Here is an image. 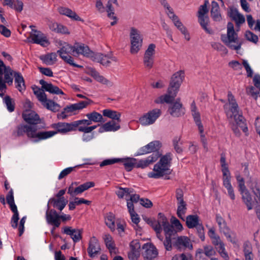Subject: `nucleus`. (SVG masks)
Instances as JSON below:
<instances>
[{"mask_svg": "<svg viewBox=\"0 0 260 260\" xmlns=\"http://www.w3.org/2000/svg\"><path fill=\"white\" fill-rule=\"evenodd\" d=\"M184 78V72L180 70L174 73L170 80L169 86L168 89V93L162 95L154 100L156 104H171L172 103L179 87Z\"/></svg>", "mask_w": 260, "mask_h": 260, "instance_id": "obj_1", "label": "nucleus"}, {"mask_svg": "<svg viewBox=\"0 0 260 260\" xmlns=\"http://www.w3.org/2000/svg\"><path fill=\"white\" fill-rule=\"evenodd\" d=\"M170 232L171 233H168V231L166 232V237L164 241V246L167 251H171L173 247L180 250L187 248L192 249V245L189 238L186 236H178L177 231L175 229Z\"/></svg>", "mask_w": 260, "mask_h": 260, "instance_id": "obj_2", "label": "nucleus"}, {"mask_svg": "<svg viewBox=\"0 0 260 260\" xmlns=\"http://www.w3.org/2000/svg\"><path fill=\"white\" fill-rule=\"evenodd\" d=\"M172 159L171 153H167L163 155L159 161L154 166L153 172L150 173L149 176L153 178H159L165 176V179H170L168 175L172 172V170L170 168Z\"/></svg>", "mask_w": 260, "mask_h": 260, "instance_id": "obj_3", "label": "nucleus"}, {"mask_svg": "<svg viewBox=\"0 0 260 260\" xmlns=\"http://www.w3.org/2000/svg\"><path fill=\"white\" fill-rule=\"evenodd\" d=\"M227 27V35L221 36V41L230 49L235 50H239L241 48L242 42L238 40V34L234 30L233 24L232 22H229Z\"/></svg>", "mask_w": 260, "mask_h": 260, "instance_id": "obj_4", "label": "nucleus"}, {"mask_svg": "<svg viewBox=\"0 0 260 260\" xmlns=\"http://www.w3.org/2000/svg\"><path fill=\"white\" fill-rule=\"evenodd\" d=\"M34 93L42 105L48 110L54 112L59 111L60 106L51 100L47 99V95L42 89L36 87L33 88Z\"/></svg>", "mask_w": 260, "mask_h": 260, "instance_id": "obj_5", "label": "nucleus"}, {"mask_svg": "<svg viewBox=\"0 0 260 260\" xmlns=\"http://www.w3.org/2000/svg\"><path fill=\"white\" fill-rule=\"evenodd\" d=\"M129 38L131 41L130 52L132 54H136L142 46L143 39L141 31L134 27H131Z\"/></svg>", "mask_w": 260, "mask_h": 260, "instance_id": "obj_6", "label": "nucleus"}, {"mask_svg": "<svg viewBox=\"0 0 260 260\" xmlns=\"http://www.w3.org/2000/svg\"><path fill=\"white\" fill-rule=\"evenodd\" d=\"M40 127H38V126H34V131L31 135V139H34L33 141L34 142H38L40 141L46 140L47 139L51 138L56 135V132L54 131H39L38 129L40 128H45L46 126L44 123H41Z\"/></svg>", "mask_w": 260, "mask_h": 260, "instance_id": "obj_7", "label": "nucleus"}, {"mask_svg": "<svg viewBox=\"0 0 260 260\" xmlns=\"http://www.w3.org/2000/svg\"><path fill=\"white\" fill-rule=\"evenodd\" d=\"M161 114V111L160 109H153L141 117L139 118V122L143 125L152 124L154 123Z\"/></svg>", "mask_w": 260, "mask_h": 260, "instance_id": "obj_8", "label": "nucleus"}, {"mask_svg": "<svg viewBox=\"0 0 260 260\" xmlns=\"http://www.w3.org/2000/svg\"><path fill=\"white\" fill-rule=\"evenodd\" d=\"M22 117L25 121L31 126H37L38 124L42 123L39 116L35 111L26 110L22 113Z\"/></svg>", "mask_w": 260, "mask_h": 260, "instance_id": "obj_9", "label": "nucleus"}, {"mask_svg": "<svg viewBox=\"0 0 260 260\" xmlns=\"http://www.w3.org/2000/svg\"><path fill=\"white\" fill-rule=\"evenodd\" d=\"M161 147V143L158 141H154L148 144L141 147L135 156L142 155L151 152L158 153V150Z\"/></svg>", "mask_w": 260, "mask_h": 260, "instance_id": "obj_10", "label": "nucleus"}, {"mask_svg": "<svg viewBox=\"0 0 260 260\" xmlns=\"http://www.w3.org/2000/svg\"><path fill=\"white\" fill-rule=\"evenodd\" d=\"M210 237L212 240V244L215 246V248L220 256L225 260H229V257L228 253L225 251L224 244L221 240L219 236H211L210 234Z\"/></svg>", "mask_w": 260, "mask_h": 260, "instance_id": "obj_11", "label": "nucleus"}, {"mask_svg": "<svg viewBox=\"0 0 260 260\" xmlns=\"http://www.w3.org/2000/svg\"><path fill=\"white\" fill-rule=\"evenodd\" d=\"M46 219L47 222L55 227H59L60 220H59V214L54 209H50V206L47 205V209L46 212Z\"/></svg>", "mask_w": 260, "mask_h": 260, "instance_id": "obj_12", "label": "nucleus"}, {"mask_svg": "<svg viewBox=\"0 0 260 260\" xmlns=\"http://www.w3.org/2000/svg\"><path fill=\"white\" fill-rule=\"evenodd\" d=\"M34 126L21 124L17 126L16 129L13 131L12 135L15 137H19L26 134L28 138H31L32 133L34 132Z\"/></svg>", "mask_w": 260, "mask_h": 260, "instance_id": "obj_13", "label": "nucleus"}, {"mask_svg": "<svg viewBox=\"0 0 260 260\" xmlns=\"http://www.w3.org/2000/svg\"><path fill=\"white\" fill-rule=\"evenodd\" d=\"M32 31L34 33H31L30 35L32 43L40 44L43 47H46L49 44V42L47 37L40 31L33 29Z\"/></svg>", "mask_w": 260, "mask_h": 260, "instance_id": "obj_14", "label": "nucleus"}, {"mask_svg": "<svg viewBox=\"0 0 260 260\" xmlns=\"http://www.w3.org/2000/svg\"><path fill=\"white\" fill-rule=\"evenodd\" d=\"M145 251L143 254L144 260H153L158 255L157 250L151 243H145L142 246Z\"/></svg>", "mask_w": 260, "mask_h": 260, "instance_id": "obj_15", "label": "nucleus"}, {"mask_svg": "<svg viewBox=\"0 0 260 260\" xmlns=\"http://www.w3.org/2000/svg\"><path fill=\"white\" fill-rule=\"evenodd\" d=\"M73 122L71 123L67 122H58L53 123L51 125V127L56 131H53L56 132V134L58 133L66 134L71 131H74Z\"/></svg>", "mask_w": 260, "mask_h": 260, "instance_id": "obj_16", "label": "nucleus"}, {"mask_svg": "<svg viewBox=\"0 0 260 260\" xmlns=\"http://www.w3.org/2000/svg\"><path fill=\"white\" fill-rule=\"evenodd\" d=\"M155 224L156 226H157V224H159L160 227L161 225L163 226L165 238L166 237V232H168V230L169 232L168 233H171L170 231H174L175 230L174 225L169 223L167 218L162 213H158V219L157 221H156Z\"/></svg>", "mask_w": 260, "mask_h": 260, "instance_id": "obj_17", "label": "nucleus"}, {"mask_svg": "<svg viewBox=\"0 0 260 260\" xmlns=\"http://www.w3.org/2000/svg\"><path fill=\"white\" fill-rule=\"evenodd\" d=\"M180 99H177L168 110L169 113L173 117H178L184 114L182 104L180 103Z\"/></svg>", "mask_w": 260, "mask_h": 260, "instance_id": "obj_18", "label": "nucleus"}, {"mask_svg": "<svg viewBox=\"0 0 260 260\" xmlns=\"http://www.w3.org/2000/svg\"><path fill=\"white\" fill-rule=\"evenodd\" d=\"M160 155L159 153H154L152 155L148 156L145 159H141L138 162L136 161V168L144 169L148 167L150 164L156 161L159 157Z\"/></svg>", "mask_w": 260, "mask_h": 260, "instance_id": "obj_19", "label": "nucleus"}, {"mask_svg": "<svg viewBox=\"0 0 260 260\" xmlns=\"http://www.w3.org/2000/svg\"><path fill=\"white\" fill-rule=\"evenodd\" d=\"M232 113V114L230 115V117H234L237 126L241 128L243 132L247 135L246 133L248 131V128L245 123L246 120L242 115L239 114V109L237 110V113Z\"/></svg>", "mask_w": 260, "mask_h": 260, "instance_id": "obj_20", "label": "nucleus"}, {"mask_svg": "<svg viewBox=\"0 0 260 260\" xmlns=\"http://www.w3.org/2000/svg\"><path fill=\"white\" fill-rule=\"evenodd\" d=\"M39 83L42 85V90L48 91L52 94H64L63 92L57 86L53 85L51 83H48L44 80H40Z\"/></svg>", "mask_w": 260, "mask_h": 260, "instance_id": "obj_21", "label": "nucleus"}, {"mask_svg": "<svg viewBox=\"0 0 260 260\" xmlns=\"http://www.w3.org/2000/svg\"><path fill=\"white\" fill-rule=\"evenodd\" d=\"M101 250L98 240L95 237H92L89 242L87 252L90 257H93Z\"/></svg>", "mask_w": 260, "mask_h": 260, "instance_id": "obj_22", "label": "nucleus"}, {"mask_svg": "<svg viewBox=\"0 0 260 260\" xmlns=\"http://www.w3.org/2000/svg\"><path fill=\"white\" fill-rule=\"evenodd\" d=\"M91 124L90 120L88 119H82L73 122L74 131L78 130L80 132L84 133H88V131L85 130V128H88V126Z\"/></svg>", "mask_w": 260, "mask_h": 260, "instance_id": "obj_23", "label": "nucleus"}, {"mask_svg": "<svg viewBox=\"0 0 260 260\" xmlns=\"http://www.w3.org/2000/svg\"><path fill=\"white\" fill-rule=\"evenodd\" d=\"M92 102V101L91 100H88V101H80L78 103L67 106L63 109V110L67 113H71L76 110L83 109Z\"/></svg>", "mask_w": 260, "mask_h": 260, "instance_id": "obj_24", "label": "nucleus"}, {"mask_svg": "<svg viewBox=\"0 0 260 260\" xmlns=\"http://www.w3.org/2000/svg\"><path fill=\"white\" fill-rule=\"evenodd\" d=\"M63 233L71 236L74 242H77L82 239V229H71V227L66 226Z\"/></svg>", "mask_w": 260, "mask_h": 260, "instance_id": "obj_25", "label": "nucleus"}, {"mask_svg": "<svg viewBox=\"0 0 260 260\" xmlns=\"http://www.w3.org/2000/svg\"><path fill=\"white\" fill-rule=\"evenodd\" d=\"M211 17L215 21H220L222 20L221 14L218 4L215 1L211 3Z\"/></svg>", "mask_w": 260, "mask_h": 260, "instance_id": "obj_26", "label": "nucleus"}, {"mask_svg": "<svg viewBox=\"0 0 260 260\" xmlns=\"http://www.w3.org/2000/svg\"><path fill=\"white\" fill-rule=\"evenodd\" d=\"M67 203L68 201L64 197L60 198L57 199L52 198L49 200L47 205H49L50 204H51L54 208L61 211L66 207Z\"/></svg>", "mask_w": 260, "mask_h": 260, "instance_id": "obj_27", "label": "nucleus"}, {"mask_svg": "<svg viewBox=\"0 0 260 260\" xmlns=\"http://www.w3.org/2000/svg\"><path fill=\"white\" fill-rule=\"evenodd\" d=\"M58 11L60 14L66 15L73 20L83 21L75 12L69 8L61 7L58 8Z\"/></svg>", "mask_w": 260, "mask_h": 260, "instance_id": "obj_28", "label": "nucleus"}, {"mask_svg": "<svg viewBox=\"0 0 260 260\" xmlns=\"http://www.w3.org/2000/svg\"><path fill=\"white\" fill-rule=\"evenodd\" d=\"M200 217L197 215H189L186 217V224L188 228L193 229L197 227L200 223Z\"/></svg>", "mask_w": 260, "mask_h": 260, "instance_id": "obj_29", "label": "nucleus"}, {"mask_svg": "<svg viewBox=\"0 0 260 260\" xmlns=\"http://www.w3.org/2000/svg\"><path fill=\"white\" fill-rule=\"evenodd\" d=\"M90 51V50L88 46L84 44L76 43L74 45V53L75 52L78 55L82 54L87 57Z\"/></svg>", "mask_w": 260, "mask_h": 260, "instance_id": "obj_30", "label": "nucleus"}, {"mask_svg": "<svg viewBox=\"0 0 260 260\" xmlns=\"http://www.w3.org/2000/svg\"><path fill=\"white\" fill-rule=\"evenodd\" d=\"M14 77L15 82L17 84L16 88L20 92L24 90L26 88L25 81L21 73L17 72H15Z\"/></svg>", "mask_w": 260, "mask_h": 260, "instance_id": "obj_31", "label": "nucleus"}, {"mask_svg": "<svg viewBox=\"0 0 260 260\" xmlns=\"http://www.w3.org/2000/svg\"><path fill=\"white\" fill-rule=\"evenodd\" d=\"M120 162L123 163L124 169L128 172L132 170L134 168H136L137 159L135 158L127 157L126 158H119Z\"/></svg>", "mask_w": 260, "mask_h": 260, "instance_id": "obj_32", "label": "nucleus"}, {"mask_svg": "<svg viewBox=\"0 0 260 260\" xmlns=\"http://www.w3.org/2000/svg\"><path fill=\"white\" fill-rule=\"evenodd\" d=\"M103 115L104 116L107 117L112 119L111 120H115L118 122H120L121 114L116 111H113L109 109H105L103 111Z\"/></svg>", "mask_w": 260, "mask_h": 260, "instance_id": "obj_33", "label": "nucleus"}, {"mask_svg": "<svg viewBox=\"0 0 260 260\" xmlns=\"http://www.w3.org/2000/svg\"><path fill=\"white\" fill-rule=\"evenodd\" d=\"M57 53L59 54V56L67 63L70 64L75 67H77L78 68H82L83 67L80 65L77 64L74 62L73 58L72 56H71L68 54H65L63 51H59L58 50Z\"/></svg>", "mask_w": 260, "mask_h": 260, "instance_id": "obj_34", "label": "nucleus"}, {"mask_svg": "<svg viewBox=\"0 0 260 260\" xmlns=\"http://www.w3.org/2000/svg\"><path fill=\"white\" fill-rule=\"evenodd\" d=\"M94 185L95 184L93 182H86L80 185L74 189V196L82 193L85 190H87L90 187L94 186Z\"/></svg>", "mask_w": 260, "mask_h": 260, "instance_id": "obj_35", "label": "nucleus"}, {"mask_svg": "<svg viewBox=\"0 0 260 260\" xmlns=\"http://www.w3.org/2000/svg\"><path fill=\"white\" fill-rule=\"evenodd\" d=\"M86 116L88 118V120H90V122H104L105 120L104 119L102 115L95 111H93L90 113H87Z\"/></svg>", "mask_w": 260, "mask_h": 260, "instance_id": "obj_36", "label": "nucleus"}, {"mask_svg": "<svg viewBox=\"0 0 260 260\" xmlns=\"http://www.w3.org/2000/svg\"><path fill=\"white\" fill-rule=\"evenodd\" d=\"M57 55L55 53H51L46 55H42L40 57L44 63L48 65H51L56 60Z\"/></svg>", "mask_w": 260, "mask_h": 260, "instance_id": "obj_37", "label": "nucleus"}, {"mask_svg": "<svg viewBox=\"0 0 260 260\" xmlns=\"http://www.w3.org/2000/svg\"><path fill=\"white\" fill-rule=\"evenodd\" d=\"M120 122L115 120H111L104 124L106 132L116 131L120 129Z\"/></svg>", "mask_w": 260, "mask_h": 260, "instance_id": "obj_38", "label": "nucleus"}, {"mask_svg": "<svg viewBox=\"0 0 260 260\" xmlns=\"http://www.w3.org/2000/svg\"><path fill=\"white\" fill-rule=\"evenodd\" d=\"M216 220L219 226L220 232L224 233L230 230L227 226V224L225 220L220 215L218 214L216 215Z\"/></svg>", "mask_w": 260, "mask_h": 260, "instance_id": "obj_39", "label": "nucleus"}, {"mask_svg": "<svg viewBox=\"0 0 260 260\" xmlns=\"http://www.w3.org/2000/svg\"><path fill=\"white\" fill-rule=\"evenodd\" d=\"M228 97L229 104L231 105L230 111L232 113H237V110L239 109V107L231 91L228 92Z\"/></svg>", "mask_w": 260, "mask_h": 260, "instance_id": "obj_40", "label": "nucleus"}, {"mask_svg": "<svg viewBox=\"0 0 260 260\" xmlns=\"http://www.w3.org/2000/svg\"><path fill=\"white\" fill-rule=\"evenodd\" d=\"M15 72H16L14 71L10 67H7L5 69V71H4L5 82H7L9 85H11L13 83V79L11 76H14Z\"/></svg>", "mask_w": 260, "mask_h": 260, "instance_id": "obj_41", "label": "nucleus"}, {"mask_svg": "<svg viewBox=\"0 0 260 260\" xmlns=\"http://www.w3.org/2000/svg\"><path fill=\"white\" fill-rule=\"evenodd\" d=\"M186 206L187 205L184 201H183V203H181V202L178 203L177 214L183 220H184V215L187 210Z\"/></svg>", "mask_w": 260, "mask_h": 260, "instance_id": "obj_42", "label": "nucleus"}, {"mask_svg": "<svg viewBox=\"0 0 260 260\" xmlns=\"http://www.w3.org/2000/svg\"><path fill=\"white\" fill-rule=\"evenodd\" d=\"M242 194V199L243 201L244 202L245 205H246L247 209L248 210H250L252 209V198L251 196L250 193H249V191H246V192H244Z\"/></svg>", "mask_w": 260, "mask_h": 260, "instance_id": "obj_43", "label": "nucleus"}, {"mask_svg": "<svg viewBox=\"0 0 260 260\" xmlns=\"http://www.w3.org/2000/svg\"><path fill=\"white\" fill-rule=\"evenodd\" d=\"M174 25L184 35L185 39L187 41L190 40L189 34L186 27L183 25L182 23L180 21L179 19L177 20L174 22Z\"/></svg>", "mask_w": 260, "mask_h": 260, "instance_id": "obj_44", "label": "nucleus"}, {"mask_svg": "<svg viewBox=\"0 0 260 260\" xmlns=\"http://www.w3.org/2000/svg\"><path fill=\"white\" fill-rule=\"evenodd\" d=\"M199 18V22L200 25L202 26V28L208 33L209 34H212L213 31L212 30L209 29L207 28V25L208 24V17L207 16H205V15H198Z\"/></svg>", "mask_w": 260, "mask_h": 260, "instance_id": "obj_45", "label": "nucleus"}, {"mask_svg": "<svg viewBox=\"0 0 260 260\" xmlns=\"http://www.w3.org/2000/svg\"><path fill=\"white\" fill-rule=\"evenodd\" d=\"M192 116L193 117L194 121L198 127V129L200 133L204 132L203 125L201 121L200 114L198 111L191 113Z\"/></svg>", "mask_w": 260, "mask_h": 260, "instance_id": "obj_46", "label": "nucleus"}, {"mask_svg": "<svg viewBox=\"0 0 260 260\" xmlns=\"http://www.w3.org/2000/svg\"><path fill=\"white\" fill-rule=\"evenodd\" d=\"M133 189L130 188H123L121 187H119V190L116 192V194L117 196L122 199L123 198L124 196L127 197L128 195H130L131 193H133Z\"/></svg>", "mask_w": 260, "mask_h": 260, "instance_id": "obj_47", "label": "nucleus"}, {"mask_svg": "<svg viewBox=\"0 0 260 260\" xmlns=\"http://www.w3.org/2000/svg\"><path fill=\"white\" fill-rule=\"evenodd\" d=\"M115 217L113 213L110 212L105 218L106 225L112 230L115 229Z\"/></svg>", "mask_w": 260, "mask_h": 260, "instance_id": "obj_48", "label": "nucleus"}, {"mask_svg": "<svg viewBox=\"0 0 260 260\" xmlns=\"http://www.w3.org/2000/svg\"><path fill=\"white\" fill-rule=\"evenodd\" d=\"M104 239L106 247L110 252L112 249H115L114 243L112 241V237L110 235H105Z\"/></svg>", "mask_w": 260, "mask_h": 260, "instance_id": "obj_49", "label": "nucleus"}, {"mask_svg": "<svg viewBox=\"0 0 260 260\" xmlns=\"http://www.w3.org/2000/svg\"><path fill=\"white\" fill-rule=\"evenodd\" d=\"M131 251L137 253V255H140V249L141 248L140 243L138 240L132 241L130 243Z\"/></svg>", "mask_w": 260, "mask_h": 260, "instance_id": "obj_50", "label": "nucleus"}, {"mask_svg": "<svg viewBox=\"0 0 260 260\" xmlns=\"http://www.w3.org/2000/svg\"><path fill=\"white\" fill-rule=\"evenodd\" d=\"M9 111L13 112L15 109V104L10 96L7 95L4 99Z\"/></svg>", "mask_w": 260, "mask_h": 260, "instance_id": "obj_51", "label": "nucleus"}, {"mask_svg": "<svg viewBox=\"0 0 260 260\" xmlns=\"http://www.w3.org/2000/svg\"><path fill=\"white\" fill-rule=\"evenodd\" d=\"M202 251L206 256L210 257L216 254V252L213 247L210 245H206L204 246Z\"/></svg>", "mask_w": 260, "mask_h": 260, "instance_id": "obj_52", "label": "nucleus"}, {"mask_svg": "<svg viewBox=\"0 0 260 260\" xmlns=\"http://www.w3.org/2000/svg\"><path fill=\"white\" fill-rule=\"evenodd\" d=\"M87 57L90 58L91 60L94 61L100 62V61L102 60L101 59L103 57V54L101 53H94L90 50Z\"/></svg>", "mask_w": 260, "mask_h": 260, "instance_id": "obj_53", "label": "nucleus"}, {"mask_svg": "<svg viewBox=\"0 0 260 260\" xmlns=\"http://www.w3.org/2000/svg\"><path fill=\"white\" fill-rule=\"evenodd\" d=\"M247 177L248 178V180L247 181L246 183L251 190L259 187L257 180L256 178H253L250 176Z\"/></svg>", "mask_w": 260, "mask_h": 260, "instance_id": "obj_54", "label": "nucleus"}, {"mask_svg": "<svg viewBox=\"0 0 260 260\" xmlns=\"http://www.w3.org/2000/svg\"><path fill=\"white\" fill-rule=\"evenodd\" d=\"M223 185L227 189L228 196L230 197L231 199L233 201L235 199V195L231 182H225L223 183Z\"/></svg>", "mask_w": 260, "mask_h": 260, "instance_id": "obj_55", "label": "nucleus"}, {"mask_svg": "<svg viewBox=\"0 0 260 260\" xmlns=\"http://www.w3.org/2000/svg\"><path fill=\"white\" fill-rule=\"evenodd\" d=\"M245 37L247 40L252 43L256 44L258 42V38L257 36L249 30H247L245 32Z\"/></svg>", "mask_w": 260, "mask_h": 260, "instance_id": "obj_56", "label": "nucleus"}, {"mask_svg": "<svg viewBox=\"0 0 260 260\" xmlns=\"http://www.w3.org/2000/svg\"><path fill=\"white\" fill-rule=\"evenodd\" d=\"M227 239L233 244H236L237 240L236 237V234L230 230L229 231L223 233Z\"/></svg>", "mask_w": 260, "mask_h": 260, "instance_id": "obj_57", "label": "nucleus"}, {"mask_svg": "<svg viewBox=\"0 0 260 260\" xmlns=\"http://www.w3.org/2000/svg\"><path fill=\"white\" fill-rule=\"evenodd\" d=\"M23 4L21 1L16 0L12 1V6H10V8L20 12L23 10Z\"/></svg>", "mask_w": 260, "mask_h": 260, "instance_id": "obj_58", "label": "nucleus"}, {"mask_svg": "<svg viewBox=\"0 0 260 260\" xmlns=\"http://www.w3.org/2000/svg\"><path fill=\"white\" fill-rule=\"evenodd\" d=\"M223 174V184L226 182H231V174L228 168H222L221 169Z\"/></svg>", "mask_w": 260, "mask_h": 260, "instance_id": "obj_59", "label": "nucleus"}, {"mask_svg": "<svg viewBox=\"0 0 260 260\" xmlns=\"http://www.w3.org/2000/svg\"><path fill=\"white\" fill-rule=\"evenodd\" d=\"M143 61L146 67L151 69L152 68L153 64V56H149L144 54Z\"/></svg>", "mask_w": 260, "mask_h": 260, "instance_id": "obj_60", "label": "nucleus"}, {"mask_svg": "<svg viewBox=\"0 0 260 260\" xmlns=\"http://www.w3.org/2000/svg\"><path fill=\"white\" fill-rule=\"evenodd\" d=\"M172 260H192V256L188 253H182L175 255Z\"/></svg>", "mask_w": 260, "mask_h": 260, "instance_id": "obj_61", "label": "nucleus"}, {"mask_svg": "<svg viewBox=\"0 0 260 260\" xmlns=\"http://www.w3.org/2000/svg\"><path fill=\"white\" fill-rule=\"evenodd\" d=\"M181 140L180 137H175L173 140L174 148L178 153H181L182 152V149L179 145V142Z\"/></svg>", "mask_w": 260, "mask_h": 260, "instance_id": "obj_62", "label": "nucleus"}, {"mask_svg": "<svg viewBox=\"0 0 260 260\" xmlns=\"http://www.w3.org/2000/svg\"><path fill=\"white\" fill-rule=\"evenodd\" d=\"M59 51H63L65 54L74 53V46H72L68 44H66Z\"/></svg>", "mask_w": 260, "mask_h": 260, "instance_id": "obj_63", "label": "nucleus"}, {"mask_svg": "<svg viewBox=\"0 0 260 260\" xmlns=\"http://www.w3.org/2000/svg\"><path fill=\"white\" fill-rule=\"evenodd\" d=\"M198 235L202 241L205 240V229L201 223L196 227Z\"/></svg>", "mask_w": 260, "mask_h": 260, "instance_id": "obj_64", "label": "nucleus"}]
</instances>
